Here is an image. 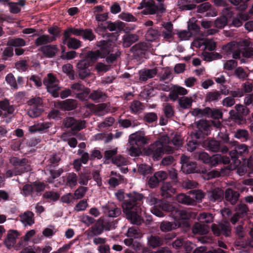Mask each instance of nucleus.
Wrapping results in <instances>:
<instances>
[{
    "instance_id": "f257e3e1",
    "label": "nucleus",
    "mask_w": 253,
    "mask_h": 253,
    "mask_svg": "<svg viewBox=\"0 0 253 253\" xmlns=\"http://www.w3.org/2000/svg\"><path fill=\"white\" fill-rule=\"evenodd\" d=\"M147 202L152 206L151 212L157 216H164V211H171L173 218L176 221L186 219L189 216L186 211L171 208L168 203L159 200L152 196L147 198Z\"/></svg>"
},
{
    "instance_id": "f03ea898",
    "label": "nucleus",
    "mask_w": 253,
    "mask_h": 253,
    "mask_svg": "<svg viewBox=\"0 0 253 253\" xmlns=\"http://www.w3.org/2000/svg\"><path fill=\"white\" fill-rule=\"evenodd\" d=\"M132 202H127L123 203L122 207L124 212L126 213V218L132 224L139 225L142 222L141 209L138 203H135L137 201H141L143 196L142 194L133 192L127 195Z\"/></svg>"
},
{
    "instance_id": "7ed1b4c3",
    "label": "nucleus",
    "mask_w": 253,
    "mask_h": 253,
    "mask_svg": "<svg viewBox=\"0 0 253 253\" xmlns=\"http://www.w3.org/2000/svg\"><path fill=\"white\" fill-rule=\"evenodd\" d=\"M249 152L248 146L244 144H238L235 146L234 149L231 150L229 152L230 157H231L232 162L229 165L224 166L222 169H228L230 170H237V174H240V169L239 166L241 164L240 160H238L239 157L242 160H244V157Z\"/></svg>"
},
{
    "instance_id": "20e7f679",
    "label": "nucleus",
    "mask_w": 253,
    "mask_h": 253,
    "mask_svg": "<svg viewBox=\"0 0 253 253\" xmlns=\"http://www.w3.org/2000/svg\"><path fill=\"white\" fill-rule=\"evenodd\" d=\"M173 149L169 146L165 145L161 140H157L151 144L147 149L145 150L146 155L151 156L154 160L160 159L164 153H172Z\"/></svg>"
},
{
    "instance_id": "39448f33",
    "label": "nucleus",
    "mask_w": 253,
    "mask_h": 253,
    "mask_svg": "<svg viewBox=\"0 0 253 253\" xmlns=\"http://www.w3.org/2000/svg\"><path fill=\"white\" fill-rule=\"evenodd\" d=\"M235 108L236 111L231 110L229 112L231 120L239 124L245 123L246 122L245 116L249 114V109L241 104H237L235 106Z\"/></svg>"
},
{
    "instance_id": "423d86ee",
    "label": "nucleus",
    "mask_w": 253,
    "mask_h": 253,
    "mask_svg": "<svg viewBox=\"0 0 253 253\" xmlns=\"http://www.w3.org/2000/svg\"><path fill=\"white\" fill-rule=\"evenodd\" d=\"M181 170L185 174L200 173V169L195 162L192 161L189 157L182 155L180 158Z\"/></svg>"
},
{
    "instance_id": "0eeeda50",
    "label": "nucleus",
    "mask_w": 253,
    "mask_h": 253,
    "mask_svg": "<svg viewBox=\"0 0 253 253\" xmlns=\"http://www.w3.org/2000/svg\"><path fill=\"white\" fill-rule=\"evenodd\" d=\"M85 121L77 120L73 117H67L63 120V125L67 128H70L73 132H78L84 128Z\"/></svg>"
},
{
    "instance_id": "6e6552de",
    "label": "nucleus",
    "mask_w": 253,
    "mask_h": 253,
    "mask_svg": "<svg viewBox=\"0 0 253 253\" xmlns=\"http://www.w3.org/2000/svg\"><path fill=\"white\" fill-rule=\"evenodd\" d=\"M116 40L110 38L106 40H101L97 42L96 45L99 48L98 50L101 55V58H104L105 57H106L108 54L112 52V50L118 47L113 43V41Z\"/></svg>"
},
{
    "instance_id": "1a4fd4ad",
    "label": "nucleus",
    "mask_w": 253,
    "mask_h": 253,
    "mask_svg": "<svg viewBox=\"0 0 253 253\" xmlns=\"http://www.w3.org/2000/svg\"><path fill=\"white\" fill-rule=\"evenodd\" d=\"M9 161L14 166L15 171L19 174L27 172L31 169L30 165L28 164V160L26 158L20 159L17 157H12Z\"/></svg>"
},
{
    "instance_id": "9d476101",
    "label": "nucleus",
    "mask_w": 253,
    "mask_h": 253,
    "mask_svg": "<svg viewBox=\"0 0 253 253\" xmlns=\"http://www.w3.org/2000/svg\"><path fill=\"white\" fill-rule=\"evenodd\" d=\"M209 165L211 166H215L218 164H223V166L220 168V171L222 174H229L232 171L228 169H222L224 166L229 165L230 164V160L229 157L222 156L220 155H216L211 157V161L209 163Z\"/></svg>"
},
{
    "instance_id": "9b49d317",
    "label": "nucleus",
    "mask_w": 253,
    "mask_h": 253,
    "mask_svg": "<svg viewBox=\"0 0 253 253\" xmlns=\"http://www.w3.org/2000/svg\"><path fill=\"white\" fill-rule=\"evenodd\" d=\"M211 229L213 233L217 236L221 234L228 236L230 234L231 227L229 222L223 221L218 225L213 224Z\"/></svg>"
},
{
    "instance_id": "f8f14e48",
    "label": "nucleus",
    "mask_w": 253,
    "mask_h": 253,
    "mask_svg": "<svg viewBox=\"0 0 253 253\" xmlns=\"http://www.w3.org/2000/svg\"><path fill=\"white\" fill-rule=\"evenodd\" d=\"M149 46L147 43L141 42L135 44L131 48V50L133 52L134 56L138 58H146V54Z\"/></svg>"
},
{
    "instance_id": "ddd939ff",
    "label": "nucleus",
    "mask_w": 253,
    "mask_h": 253,
    "mask_svg": "<svg viewBox=\"0 0 253 253\" xmlns=\"http://www.w3.org/2000/svg\"><path fill=\"white\" fill-rule=\"evenodd\" d=\"M91 65L90 62L85 59L80 61L77 65V67L79 70V75L81 79H84L90 75V70L88 67Z\"/></svg>"
},
{
    "instance_id": "4468645a",
    "label": "nucleus",
    "mask_w": 253,
    "mask_h": 253,
    "mask_svg": "<svg viewBox=\"0 0 253 253\" xmlns=\"http://www.w3.org/2000/svg\"><path fill=\"white\" fill-rule=\"evenodd\" d=\"M139 81L145 82L148 79L154 78L158 73V68L157 67L152 69L144 68L139 71Z\"/></svg>"
},
{
    "instance_id": "2eb2a0df",
    "label": "nucleus",
    "mask_w": 253,
    "mask_h": 253,
    "mask_svg": "<svg viewBox=\"0 0 253 253\" xmlns=\"http://www.w3.org/2000/svg\"><path fill=\"white\" fill-rule=\"evenodd\" d=\"M77 101L72 99H67L64 101L58 102L57 106L61 110L63 111H71L77 107Z\"/></svg>"
},
{
    "instance_id": "dca6fc26",
    "label": "nucleus",
    "mask_w": 253,
    "mask_h": 253,
    "mask_svg": "<svg viewBox=\"0 0 253 253\" xmlns=\"http://www.w3.org/2000/svg\"><path fill=\"white\" fill-rule=\"evenodd\" d=\"M129 139L131 144H135L138 147L144 146L148 142V139L137 132L130 135Z\"/></svg>"
},
{
    "instance_id": "f3484780",
    "label": "nucleus",
    "mask_w": 253,
    "mask_h": 253,
    "mask_svg": "<svg viewBox=\"0 0 253 253\" xmlns=\"http://www.w3.org/2000/svg\"><path fill=\"white\" fill-rule=\"evenodd\" d=\"M248 211V209L245 204H241L238 205L236 210V212L232 217L231 220L232 224H235L236 222L239 220L240 218L244 217Z\"/></svg>"
},
{
    "instance_id": "a211bd4d",
    "label": "nucleus",
    "mask_w": 253,
    "mask_h": 253,
    "mask_svg": "<svg viewBox=\"0 0 253 253\" xmlns=\"http://www.w3.org/2000/svg\"><path fill=\"white\" fill-rule=\"evenodd\" d=\"M39 50L45 55L46 57L52 58L55 55L58 51V49L56 45L48 44L41 46Z\"/></svg>"
},
{
    "instance_id": "6ab92c4d",
    "label": "nucleus",
    "mask_w": 253,
    "mask_h": 253,
    "mask_svg": "<svg viewBox=\"0 0 253 253\" xmlns=\"http://www.w3.org/2000/svg\"><path fill=\"white\" fill-rule=\"evenodd\" d=\"M52 250L50 246H45L43 248L40 247H31L26 248L21 253H49Z\"/></svg>"
},
{
    "instance_id": "aec40b11",
    "label": "nucleus",
    "mask_w": 253,
    "mask_h": 253,
    "mask_svg": "<svg viewBox=\"0 0 253 253\" xmlns=\"http://www.w3.org/2000/svg\"><path fill=\"white\" fill-rule=\"evenodd\" d=\"M203 145L207 150L213 152L219 151L220 148L219 142L213 139H208L204 141Z\"/></svg>"
},
{
    "instance_id": "412c9836",
    "label": "nucleus",
    "mask_w": 253,
    "mask_h": 253,
    "mask_svg": "<svg viewBox=\"0 0 253 253\" xmlns=\"http://www.w3.org/2000/svg\"><path fill=\"white\" fill-rule=\"evenodd\" d=\"M50 127V124L47 122L39 123L30 126L29 130L31 133L36 132H45Z\"/></svg>"
},
{
    "instance_id": "4be33fe9",
    "label": "nucleus",
    "mask_w": 253,
    "mask_h": 253,
    "mask_svg": "<svg viewBox=\"0 0 253 253\" xmlns=\"http://www.w3.org/2000/svg\"><path fill=\"white\" fill-rule=\"evenodd\" d=\"M18 236V233L16 231H10L8 232L7 237L4 240V244L7 248L10 249L14 245Z\"/></svg>"
},
{
    "instance_id": "5701e85b",
    "label": "nucleus",
    "mask_w": 253,
    "mask_h": 253,
    "mask_svg": "<svg viewBox=\"0 0 253 253\" xmlns=\"http://www.w3.org/2000/svg\"><path fill=\"white\" fill-rule=\"evenodd\" d=\"M121 55V51L119 49V47L115 48L114 50H112L106 57H105V61L109 65L113 64L117 59L120 57Z\"/></svg>"
},
{
    "instance_id": "b1692460",
    "label": "nucleus",
    "mask_w": 253,
    "mask_h": 253,
    "mask_svg": "<svg viewBox=\"0 0 253 253\" xmlns=\"http://www.w3.org/2000/svg\"><path fill=\"white\" fill-rule=\"evenodd\" d=\"M223 191L220 189L217 188L209 192L208 198L209 200L212 202L220 201L223 199Z\"/></svg>"
},
{
    "instance_id": "393cba45",
    "label": "nucleus",
    "mask_w": 253,
    "mask_h": 253,
    "mask_svg": "<svg viewBox=\"0 0 253 253\" xmlns=\"http://www.w3.org/2000/svg\"><path fill=\"white\" fill-rule=\"evenodd\" d=\"M34 214L31 211H26L20 215V220L26 225L31 226L34 223Z\"/></svg>"
},
{
    "instance_id": "a878e982",
    "label": "nucleus",
    "mask_w": 253,
    "mask_h": 253,
    "mask_svg": "<svg viewBox=\"0 0 253 253\" xmlns=\"http://www.w3.org/2000/svg\"><path fill=\"white\" fill-rule=\"evenodd\" d=\"M138 40V36L136 34L126 35L123 37V45L125 47H128Z\"/></svg>"
},
{
    "instance_id": "bb28decb",
    "label": "nucleus",
    "mask_w": 253,
    "mask_h": 253,
    "mask_svg": "<svg viewBox=\"0 0 253 253\" xmlns=\"http://www.w3.org/2000/svg\"><path fill=\"white\" fill-rule=\"evenodd\" d=\"M145 108L144 104L139 100H133L130 104V109L133 114L140 113Z\"/></svg>"
},
{
    "instance_id": "cd10ccee",
    "label": "nucleus",
    "mask_w": 253,
    "mask_h": 253,
    "mask_svg": "<svg viewBox=\"0 0 253 253\" xmlns=\"http://www.w3.org/2000/svg\"><path fill=\"white\" fill-rule=\"evenodd\" d=\"M107 97L106 94L100 89L94 90L89 93V98L94 101H104Z\"/></svg>"
},
{
    "instance_id": "c85d7f7f",
    "label": "nucleus",
    "mask_w": 253,
    "mask_h": 253,
    "mask_svg": "<svg viewBox=\"0 0 253 253\" xmlns=\"http://www.w3.org/2000/svg\"><path fill=\"white\" fill-rule=\"evenodd\" d=\"M160 36V32L157 29L150 28L147 30L145 34V38L148 41L153 42L158 39Z\"/></svg>"
},
{
    "instance_id": "c756f323",
    "label": "nucleus",
    "mask_w": 253,
    "mask_h": 253,
    "mask_svg": "<svg viewBox=\"0 0 253 253\" xmlns=\"http://www.w3.org/2000/svg\"><path fill=\"white\" fill-rule=\"evenodd\" d=\"M225 199L229 201L232 204H234L238 200L239 194L237 192H234L231 189H228L225 193Z\"/></svg>"
},
{
    "instance_id": "7c9ffc66",
    "label": "nucleus",
    "mask_w": 253,
    "mask_h": 253,
    "mask_svg": "<svg viewBox=\"0 0 253 253\" xmlns=\"http://www.w3.org/2000/svg\"><path fill=\"white\" fill-rule=\"evenodd\" d=\"M211 112V108L209 107H205L204 109L196 108L193 109L192 114L194 116L200 117H207L209 118L210 112Z\"/></svg>"
},
{
    "instance_id": "2f4dec72",
    "label": "nucleus",
    "mask_w": 253,
    "mask_h": 253,
    "mask_svg": "<svg viewBox=\"0 0 253 253\" xmlns=\"http://www.w3.org/2000/svg\"><path fill=\"white\" fill-rule=\"evenodd\" d=\"M43 83L46 87L57 86L58 85V80L52 74L49 73L47 78L44 79Z\"/></svg>"
},
{
    "instance_id": "473e14b6",
    "label": "nucleus",
    "mask_w": 253,
    "mask_h": 253,
    "mask_svg": "<svg viewBox=\"0 0 253 253\" xmlns=\"http://www.w3.org/2000/svg\"><path fill=\"white\" fill-rule=\"evenodd\" d=\"M197 128L208 135L209 134L210 132V125L209 122L206 120H200L196 122Z\"/></svg>"
},
{
    "instance_id": "72a5a7b5",
    "label": "nucleus",
    "mask_w": 253,
    "mask_h": 253,
    "mask_svg": "<svg viewBox=\"0 0 253 253\" xmlns=\"http://www.w3.org/2000/svg\"><path fill=\"white\" fill-rule=\"evenodd\" d=\"M107 24V28L110 31L113 32L118 30H122L125 27V23L123 22H112L111 21H108L105 23Z\"/></svg>"
},
{
    "instance_id": "f704fd0d",
    "label": "nucleus",
    "mask_w": 253,
    "mask_h": 253,
    "mask_svg": "<svg viewBox=\"0 0 253 253\" xmlns=\"http://www.w3.org/2000/svg\"><path fill=\"white\" fill-rule=\"evenodd\" d=\"M43 111V109L41 106L34 105L30 107L27 112V114L31 118H37L42 114Z\"/></svg>"
},
{
    "instance_id": "c9c22d12",
    "label": "nucleus",
    "mask_w": 253,
    "mask_h": 253,
    "mask_svg": "<svg viewBox=\"0 0 253 253\" xmlns=\"http://www.w3.org/2000/svg\"><path fill=\"white\" fill-rule=\"evenodd\" d=\"M7 45L14 47H22L26 45V41L20 38L9 39L7 43Z\"/></svg>"
},
{
    "instance_id": "e433bc0d",
    "label": "nucleus",
    "mask_w": 253,
    "mask_h": 253,
    "mask_svg": "<svg viewBox=\"0 0 253 253\" xmlns=\"http://www.w3.org/2000/svg\"><path fill=\"white\" fill-rule=\"evenodd\" d=\"M209 227L205 225H202L199 223H196L194 225L192 231L194 234H199L201 235L206 234L209 232Z\"/></svg>"
},
{
    "instance_id": "4c0bfd02",
    "label": "nucleus",
    "mask_w": 253,
    "mask_h": 253,
    "mask_svg": "<svg viewBox=\"0 0 253 253\" xmlns=\"http://www.w3.org/2000/svg\"><path fill=\"white\" fill-rule=\"evenodd\" d=\"M0 108L6 111L8 114H13L15 110L13 106L10 105L9 100L6 98L0 101Z\"/></svg>"
},
{
    "instance_id": "58836bf2",
    "label": "nucleus",
    "mask_w": 253,
    "mask_h": 253,
    "mask_svg": "<svg viewBox=\"0 0 253 253\" xmlns=\"http://www.w3.org/2000/svg\"><path fill=\"white\" fill-rule=\"evenodd\" d=\"M161 189L162 196L165 198L170 196L171 194L175 192V189L171 187L169 183H164Z\"/></svg>"
},
{
    "instance_id": "ea45409f",
    "label": "nucleus",
    "mask_w": 253,
    "mask_h": 253,
    "mask_svg": "<svg viewBox=\"0 0 253 253\" xmlns=\"http://www.w3.org/2000/svg\"><path fill=\"white\" fill-rule=\"evenodd\" d=\"M81 37L84 40L89 41H93L96 38L92 30L90 28H83Z\"/></svg>"
},
{
    "instance_id": "a19ab883",
    "label": "nucleus",
    "mask_w": 253,
    "mask_h": 253,
    "mask_svg": "<svg viewBox=\"0 0 253 253\" xmlns=\"http://www.w3.org/2000/svg\"><path fill=\"white\" fill-rule=\"evenodd\" d=\"M101 55L97 50L95 51H89L86 55V59L88 60L92 65L95 63L99 58H101Z\"/></svg>"
},
{
    "instance_id": "79ce46f5",
    "label": "nucleus",
    "mask_w": 253,
    "mask_h": 253,
    "mask_svg": "<svg viewBox=\"0 0 253 253\" xmlns=\"http://www.w3.org/2000/svg\"><path fill=\"white\" fill-rule=\"evenodd\" d=\"M221 98V94L219 91L214 90L213 91L208 92L205 97L206 102L216 101Z\"/></svg>"
},
{
    "instance_id": "37998d69",
    "label": "nucleus",
    "mask_w": 253,
    "mask_h": 253,
    "mask_svg": "<svg viewBox=\"0 0 253 253\" xmlns=\"http://www.w3.org/2000/svg\"><path fill=\"white\" fill-rule=\"evenodd\" d=\"M176 200L179 203L186 205H194L195 200L189 196H186L184 194H180L177 196Z\"/></svg>"
},
{
    "instance_id": "c03bdc74",
    "label": "nucleus",
    "mask_w": 253,
    "mask_h": 253,
    "mask_svg": "<svg viewBox=\"0 0 253 253\" xmlns=\"http://www.w3.org/2000/svg\"><path fill=\"white\" fill-rule=\"evenodd\" d=\"M234 5L236 6V9L239 11H244L247 8V2L250 0H229Z\"/></svg>"
},
{
    "instance_id": "a18cd8bd",
    "label": "nucleus",
    "mask_w": 253,
    "mask_h": 253,
    "mask_svg": "<svg viewBox=\"0 0 253 253\" xmlns=\"http://www.w3.org/2000/svg\"><path fill=\"white\" fill-rule=\"evenodd\" d=\"M51 42H52V40H50L49 36L42 35L35 40V44L37 46H39Z\"/></svg>"
},
{
    "instance_id": "49530a36",
    "label": "nucleus",
    "mask_w": 253,
    "mask_h": 253,
    "mask_svg": "<svg viewBox=\"0 0 253 253\" xmlns=\"http://www.w3.org/2000/svg\"><path fill=\"white\" fill-rule=\"evenodd\" d=\"M166 175H152L148 181V184L151 188L156 187L161 179L166 178Z\"/></svg>"
},
{
    "instance_id": "de8ad7c7",
    "label": "nucleus",
    "mask_w": 253,
    "mask_h": 253,
    "mask_svg": "<svg viewBox=\"0 0 253 253\" xmlns=\"http://www.w3.org/2000/svg\"><path fill=\"white\" fill-rule=\"evenodd\" d=\"M5 81L10 85L12 89H18V86L17 84L16 79L11 73L8 74L6 76Z\"/></svg>"
},
{
    "instance_id": "09e8293b",
    "label": "nucleus",
    "mask_w": 253,
    "mask_h": 253,
    "mask_svg": "<svg viewBox=\"0 0 253 253\" xmlns=\"http://www.w3.org/2000/svg\"><path fill=\"white\" fill-rule=\"evenodd\" d=\"M96 33L99 35H101L103 38L108 39L112 38V40H117V37L119 36L117 33H108L105 32L102 30L99 27L97 26L96 29Z\"/></svg>"
},
{
    "instance_id": "8fccbe9b",
    "label": "nucleus",
    "mask_w": 253,
    "mask_h": 253,
    "mask_svg": "<svg viewBox=\"0 0 253 253\" xmlns=\"http://www.w3.org/2000/svg\"><path fill=\"white\" fill-rule=\"evenodd\" d=\"M178 103L182 109H188L192 106V100L187 97H182L178 99Z\"/></svg>"
},
{
    "instance_id": "3c124183",
    "label": "nucleus",
    "mask_w": 253,
    "mask_h": 253,
    "mask_svg": "<svg viewBox=\"0 0 253 253\" xmlns=\"http://www.w3.org/2000/svg\"><path fill=\"white\" fill-rule=\"evenodd\" d=\"M90 89L85 87L83 90L79 92H75L76 97L81 101H86L89 98Z\"/></svg>"
},
{
    "instance_id": "603ef678",
    "label": "nucleus",
    "mask_w": 253,
    "mask_h": 253,
    "mask_svg": "<svg viewBox=\"0 0 253 253\" xmlns=\"http://www.w3.org/2000/svg\"><path fill=\"white\" fill-rule=\"evenodd\" d=\"M211 7V5L209 2H205L202 3L197 6L196 7V9L193 11L194 13H204L205 12H207L210 10Z\"/></svg>"
},
{
    "instance_id": "864d4df0",
    "label": "nucleus",
    "mask_w": 253,
    "mask_h": 253,
    "mask_svg": "<svg viewBox=\"0 0 253 253\" xmlns=\"http://www.w3.org/2000/svg\"><path fill=\"white\" fill-rule=\"evenodd\" d=\"M180 223V222L174 224L169 222H164L161 223L160 227L163 231L168 232L172 229H175L177 226H179Z\"/></svg>"
},
{
    "instance_id": "5fc2aeb1",
    "label": "nucleus",
    "mask_w": 253,
    "mask_h": 253,
    "mask_svg": "<svg viewBox=\"0 0 253 253\" xmlns=\"http://www.w3.org/2000/svg\"><path fill=\"white\" fill-rule=\"evenodd\" d=\"M245 47L241 51L243 57L246 58H251L253 56V48L250 47V43L248 42H245Z\"/></svg>"
},
{
    "instance_id": "6e6d98bb",
    "label": "nucleus",
    "mask_w": 253,
    "mask_h": 253,
    "mask_svg": "<svg viewBox=\"0 0 253 253\" xmlns=\"http://www.w3.org/2000/svg\"><path fill=\"white\" fill-rule=\"evenodd\" d=\"M235 137L243 141H246L249 139V134L246 129H238L235 134Z\"/></svg>"
},
{
    "instance_id": "4d7b16f0",
    "label": "nucleus",
    "mask_w": 253,
    "mask_h": 253,
    "mask_svg": "<svg viewBox=\"0 0 253 253\" xmlns=\"http://www.w3.org/2000/svg\"><path fill=\"white\" fill-rule=\"evenodd\" d=\"M0 1L4 2V4H7L9 6L10 12L12 13L17 14L21 11L18 3L10 2L9 0H0Z\"/></svg>"
},
{
    "instance_id": "13d9d810",
    "label": "nucleus",
    "mask_w": 253,
    "mask_h": 253,
    "mask_svg": "<svg viewBox=\"0 0 253 253\" xmlns=\"http://www.w3.org/2000/svg\"><path fill=\"white\" fill-rule=\"evenodd\" d=\"M149 245L156 248L163 244V240L159 237L151 236L147 238Z\"/></svg>"
},
{
    "instance_id": "bf43d9fd",
    "label": "nucleus",
    "mask_w": 253,
    "mask_h": 253,
    "mask_svg": "<svg viewBox=\"0 0 253 253\" xmlns=\"http://www.w3.org/2000/svg\"><path fill=\"white\" fill-rule=\"evenodd\" d=\"M48 33L52 35V37H50V39L52 42H54L56 40V38L60 36L61 30L57 26L51 27L48 29Z\"/></svg>"
},
{
    "instance_id": "052dcab7",
    "label": "nucleus",
    "mask_w": 253,
    "mask_h": 253,
    "mask_svg": "<svg viewBox=\"0 0 253 253\" xmlns=\"http://www.w3.org/2000/svg\"><path fill=\"white\" fill-rule=\"evenodd\" d=\"M198 220L203 223H211L213 221V216L209 213H202L198 217Z\"/></svg>"
},
{
    "instance_id": "680f3d73",
    "label": "nucleus",
    "mask_w": 253,
    "mask_h": 253,
    "mask_svg": "<svg viewBox=\"0 0 253 253\" xmlns=\"http://www.w3.org/2000/svg\"><path fill=\"white\" fill-rule=\"evenodd\" d=\"M67 45L69 48L77 49L82 46V42L75 38H72L70 39V41H68Z\"/></svg>"
},
{
    "instance_id": "e2e57ef3",
    "label": "nucleus",
    "mask_w": 253,
    "mask_h": 253,
    "mask_svg": "<svg viewBox=\"0 0 253 253\" xmlns=\"http://www.w3.org/2000/svg\"><path fill=\"white\" fill-rule=\"evenodd\" d=\"M127 236L129 238H139L141 237V235L137 228L130 227L127 230Z\"/></svg>"
},
{
    "instance_id": "0e129e2a",
    "label": "nucleus",
    "mask_w": 253,
    "mask_h": 253,
    "mask_svg": "<svg viewBox=\"0 0 253 253\" xmlns=\"http://www.w3.org/2000/svg\"><path fill=\"white\" fill-rule=\"evenodd\" d=\"M73 66L70 64H65L63 66L62 70L66 73L71 79H74V71Z\"/></svg>"
},
{
    "instance_id": "69168bd1",
    "label": "nucleus",
    "mask_w": 253,
    "mask_h": 253,
    "mask_svg": "<svg viewBox=\"0 0 253 253\" xmlns=\"http://www.w3.org/2000/svg\"><path fill=\"white\" fill-rule=\"evenodd\" d=\"M139 174H152L153 169L151 167L146 164H141L138 167Z\"/></svg>"
},
{
    "instance_id": "338daca9",
    "label": "nucleus",
    "mask_w": 253,
    "mask_h": 253,
    "mask_svg": "<svg viewBox=\"0 0 253 253\" xmlns=\"http://www.w3.org/2000/svg\"><path fill=\"white\" fill-rule=\"evenodd\" d=\"M163 111L167 118H171L174 116V109L170 104H167L164 107Z\"/></svg>"
},
{
    "instance_id": "774afa93",
    "label": "nucleus",
    "mask_w": 253,
    "mask_h": 253,
    "mask_svg": "<svg viewBox=\"0 0 253 253\" xmlns=\"http://www.w3.org/2000/svg\"><path fill=\"white\" fill-rule=\"evenodd\" d=\"M157 120V115L154 112L147 113L144 116V120L148 123H152Z\"/></svg>"
}]
</instances>
